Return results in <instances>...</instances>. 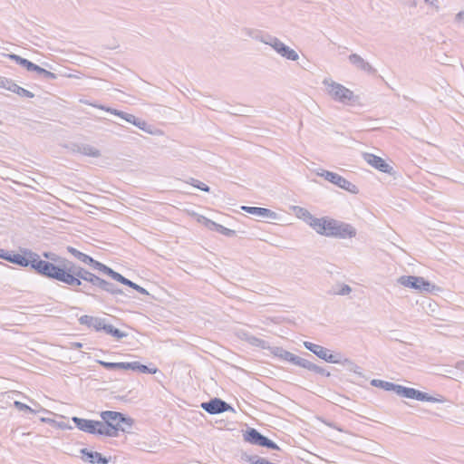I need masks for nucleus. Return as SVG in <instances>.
I'll return each instance as SVG.
<instances>
[{"label": "nucleus", "instance_id": "49", "mask_svg": "<svg viewBox=\"0 0 464 464\" xmlns=\"http://www.w3.org/2000/svg\"><path fill=\"white\" fill-rule=\"evenodd\" d=\"M82 347V344L81 343L74 342V343H71V348L72 349H80Z\"/></svg>", "mask_w": 464, "mask_h": 464}, {"label": "nucleus", "instance_id": "44", "mask_svg": "<svg viewBox=\"0 0 464 464\" xmlns=\"http://www.w3.org/2000/svg\"><path fill=\"white\" fill-rule=\"evenodd\" d=\"M43 76L46 79H50V80H53V79H56V74L52 72H49L47 70H44V73H43Z\"/></svg>", "mask_w": 464, "mask_h": 464}, {"label": "nucleus", "instance_id": "14", "mask_svg": "<svg viewBox=\"0 0 464 464\" xmlns=\"http://www.w3.org/2000/svg\"><path fill=\"white\" fill-rule=\"evenodd\" d=\"M363 160L371 166L375 168L376 169L391 174L392 171V167H391L388 163L385 162L381 157H378L372 153H363Z\"/></svg>", "mask_w": 464, "mask_h": 464}, {"label": "nucleus", "instance_id": "16", "mask_svg": "<svg viewBox=\"0 0 464 464\" xmlns=\"http://www.w3.org/2000/svg\"><path fill=\"white\" fill-rule=\"evenodd\" d=\"M241 209L260 218H267L272 220L278 218L277 213L266 208L242 206Z\"/></svg>", "mask_w": 464, "mask_h": 464}, {"label": "nucleus", "instance_id": "4", "mask_svg": "<svg viewBox=\"0 0 464 464\" xmlns=\"http://www.w3.org/2000/svg\"><path fill=\"white\" fill-rule=\"evenodd\" d=\"M101 417L105 426L108 429H111V432H115L113 437L117 436L118 430L127 431V429H130L134 422L131 418L125 417L122 413L112 411H102Z\"/></svg>", "mask_w": 464, "mask_h": 464}, {"label": "nucleus", "instance_id": "48", "mask_svg": "<svg viewBox=\"0 0 464 464\" xmlns=\"http://www.w3.org/2000/svg\"><path fill=\"white\" fill-rule=\"evenodd\" d=\"M251 334L246 332H239L238 336L242 339L247 342V336H250Z\"/></svg>", "mask_w": 464, "mask_h": 464}, {"label": "nucleus", "instance_id": "26", "mask_svg": "<svg viewBox=\"0 0 464 464\" xmlns=\"http://www.w3.org/2000/svg\"><path fill=\"white\" fill-rule=\"evenodd\" d=\"M77 151L82 155L92 157V158H98L101 156L100 150L89 144H82L78 146Z\"/></svg>", "mask_w": 464, "mask_h": 464}, {"label": "nucleus", "instance_id": "37", "mask_svg": "<svg viewBox=\"0 0 464 464\" xmlns=\"http://www.w3.org/2000/svg\"><path fill=\"white\" fill-rule=\"evenodd\" d=\"M11 87L13 88V89H11V92L18 94L21 97L33 98L34 96V94L33 92H31L28 90L24 89L23 87H20L16 83H14V85H11Z\"/></svg>", "mask_w": 464, "mask_h": 464}, {"label": "nucleus", "instance_id": "41", "mask_svg": "<svg viewBox=\"0 0 464 464\" xmlns=\"http://www.w3.org/2000/svg\"><path fill=\"white\" fill-rule=\"evenodd\" d=\"M309 371H312L315 373H318L320 375H324V376H329L330 375V372H327L325 369L314 364L312 362L311 364V367H310V370Z\"/></svg>", "mask_w": 464, "mask_h": 464}, {"label": "nucleus", "instance_id": "31", "mask_svg": "<svg viewBox=\"0 0 464 464\" xmlns=\"http://www.w3.org/2000/svg\"><path fill=\"white\" fill-rule=\"evenodd\" d=\"M7 57L13 61H14L19 65L24 67L27 71H32L34 69V63L28 61L27 59H24L17 54H7Z\"/></svg>", "mask_w": 464, "mask_h": 464}, {"label": "nucleus", "instance_id": "32", "mask_svg": "<svg viewBox=\"0 0 464 464\" xmlns=\"http://www.w3.org/2000/svg\"><path fill=\"white\" fill-rule=\"evenodd\" d=\"M67 250L69 253H71L75 258L80 260L81 262L88 265L89 262H92V257L84 253H82L81 251L77 250L76 248L72 246H68Z\"/></svg>", "mask_w": 464, "mask_h": 464}, {"label": "nucleus", "instance_id": "18", "mask_svg": "<svg viewBox=\"0 0 464 464\" xmlns=\"http://www.w3.org/2000/svg\"><path fill=\"white\" fill-rule=\"evenodd\" d=\"M23 253H24V250ZM4 259L23 267L30 266L32 261V258H30L29 255H21L14 252H10L8 256H4Z\"/></svg>", "mask_w": 464, "mask_h": 464}, {"label": "nucleus", "instance_id": "36", "mask_svg": "<svg viewBox=\"0 0 464 464\" xmlns=\"http://www.w3.org/2000/svg\"><path fill=\"white\" fill-rule=\"evenodd\" d=\"M247 343L253 346L260 347L262 349H268L269 344L265 340H262L258 337H256L254 335L247 336Z\"/></svg>", "mask_w": 464, "mask_h": 464}, {"label": "nucleus", "instance_id": "8", "mask_svg": "<svg viewBox=\"0 0 464 464\" xmlns=\"http://www.w3.org/2000/svg\"><path fill=\"white\" fill-rule=\"evenodd\" d=\"M316 175L352 194H357L359 192V188L356 185L335 172L321 169L320 171H316Z\"/></svg>", "mask_w": 464, "mask_h": 464}, {"label": "nucleus", "instance_id": "35", "mask_svg": "<svg viewBox=\"0 0 464 464\" xmlns=\"http://www.w3.org/2000/svg\"><path fill=\"white\" fill-rule=\"evenodd\" d=\"M273 353L276 356H277V357H279V358H281V359H283L285 361L290 362H293V360H294V358L295 356L294 353H290L288 351H285V350H284L283 348H280V347H276L273 350Z\"/></svg>", "mask_w": 464, "mask_h": 464}, {"label": "nucleus", "instance_id": "6", "mask_svg": "<svg viewBox=\"0 0 464 464\" xmlns=\"http://www.w3.org/2000/svg\"><path fill=\"white\" fill-rule=\"evenodd\" d=\"M72 420L75 426L84 432L90 434H100L113 437L115 432H111V429H108L102 421L82 419L72 417Z\"/></svg>", "mask_w": 464, "mask_h": 464}, {"label": "nucleus", "instance_id": "11", "mask_svg": "<svg viewBox=\"0 0 464 464\" xmlns=\"http://www.w3.org/2000/svg\"><path fill=\"white\" fill-rule=\"evenodd\" d=\"M78 266L72 262H64L61 274L58 276V281L67 284L71 286H80L82 285L81 277L76 276L75 271Z\"/></svg>", "mask_w": 464, "mask_h": 464}, {"label": "nucleus", "instance_id": "10", "mask_svg": "<svg viewBox=\"0 0 464 464\" xmlns=\"http://www.w3.org/2000/svg\"><path fill=\"white\" fill-rule=\"evenodd\" d=\"M99 364L103 366L107 370H131V371H139L143 373H156L158 369L153 368L150 369L148 366L140 363L139 362H108L104 361H97Z\"/></svg>", "mask_w": 464, "mask_h": 464}, {"label": "nucleus", "instance_id": "24", "mask_svg": "<svg viewBox=\"0 0 464 464\" xmlns=\"http://www.w3.org/2000/svg\"><path fill=\"white\" fill-rule=\"evenodd\" d=\"M414 400L420 401L439 402L442 403L445 401L442 396L433 397L426 392L416 390L414 394Z\"/></svg>", "mask_w": 464, "mask_h": 464}, {"label": "nucleus", "instance_id": "52", "mask_svg": "<svg viewBox=\"0 0 464 464\" xmlns=\"http://www.w3.org/2000/svg\"><path fill=\"white\" fill-rule=\"evenodd\" d=\"M461 364H464V362H462L461 363H459V365H461Z\"/></svg>", "mask_w": 464, "mask_h": 464}, {"label": "nucleus", "instance_id": "22", "mask_svg": "<svg viewBox=\"0 0 464 464\" xmlns=\"http://www.w3.org/2000/svg\"><path fill=\"white\" fill-rule=\"evenodd\" d=\"M112 279L135 289L136 291H138L139 293H140L142 295H149L148 291L145 288H143V287L140 286L139 285L131 282L130 280L125 278L123 276H121V274H119L117 272H115V274L113 275Z\"/></svg>", "mask_w": 464, "mask_h": 464}, {"label": "nucleus", "instance_id": "43", "mask_svg": "<svg viewBox=\"0 0 464 464\" xmlns=\"http://www.w3.org/2000/svg\"><path fill=\"white\" fill-rule=\"evenodd\" d=\"M261 446L266 447V448L272 449V450H279L278 446L274 441H272L271 440L266 438V436L263 440Z\"/></svg>", "mask_w": 464, "mask_h": 464}, {"label": "nucleus", "instance_id": "9", "mask_svg": "<svg viewBox=\"0 0 464 464\" xmlns=\"http://www.w3.org/2000/svg\"><path fill=\"white\" fill-rule=\"evenodd\" d=\"M398 283L405 287L420 292H432L435 285L421 276H402L398 278Z\"/></svg>", "mask_w": 464, "mask_h": 464}, {"label": "nucleus", "instance_id": "33", "mask_svg": "<svg viewBox=\"0 0 464 464\" xmlns=\"http://www.w3.org/2000/svg\"><path fill=\"white\" fill-rule=\"evenodd\" d=\"M371 385L374 386V387H378V388H381V389H383L385 391H393L395 392V387L397 384H394L392 382H386V381H382V380H378V379H373L371 381Z\"/></svg>", "mask_w": 464, "mask_h": 464}, {"label": "nucleus", "instance_id": "38", "mask_svg": "<svg viewBox=\"0 0 464 464\" xmlns=\"http://www.w3.org/2000/svg\"><path fill=\"white\" fill-rule=\"evenodd\" d=\"M292 363L295 364V365L303 367L304 369H307V370H310V367H311V364H312V362H309L308 360L304 359V358L299 357V356H296V355L295 356Z\"/></svg>", "mask_w": 464, "mask_h": 464}, {"label": "nucleus", "instance_id": "1", "mask_svg": "<svg viewBox=\"0 0 464 464\" xmlns=\"http://www.w3.org/2000/svg\"><path fill=\"white\" fill-rule=\"evenodd\" d=\"M315 232L324 237L341 239L353 238L356 236V229L351 224L326 217L321 218L319 227H315Z\"/></svg>", "mask_w": 464, "mask_h": 464}, {"label": "nucleus", "instance_id": "39", "mask_svg": "<svg viewBox=\"0 0 464 464\" xmlns=\"http://www.w3.org/2000/svg\"><path fill=\"white\" fill-rule=\"evenodd\" d=\"M188 183L202 191H205V192H209V190H210V188L208 185H206L205 183H203L198 179H195L193 178L189 179Z\"/></svg>", "mask_w": 464, "mask_h": 464}, {"label": "nucleus", "instance_id": "3", "mask_svg": "<svg viewBox=\"0 0 464 464\" xmlns=\"http://www.w3.org/2000/svg\"><path fill=\"white\" fill-rule=\"evenodd\" d=\"M24 254L29 255L30 258H32L30 266L34 268L38 274L49 278L58 280V276L61 274L63 269L62 266H55L48 261L41 260L38 254L29 249H24Z\"/></svg>", "mask_w": 464, "mask_h": 464}, {"label": "nucleus", "instance_id": "23", "mask_svg": "<svg viewBox=\"0 0 464 464\" xmlns=\"http://www.w3.org/2000/svg\"><path fill=\"white\" fill-rule=\"evenodd\" d=\"M79 323L82 325H87L90 328H93L96 331H99V326L101 325L102 318L85 314L82 315L79 318Z\"/></svg>", "mask_w": 464, "mask_h": 464}, {"label": "nucleus", "instance_id": "45", "mask_svg": "<svg viewBox=\"0 0 464 464\" xmlns=\"http://www.w3.org/2000/svg\"><path fill=\"white\" fill-rule=\"evenodd\" d=\"M44 256L46 257L47 259H50V260H53V261H56L57 260V256L53 253H51V252H45L44 253Z\"/></svg>", "mask_w": 464, "mask_h": 464}, {"label": "nucleus", "instance_id": "40", "mask_svg": "<svg viewBox=\"0 0 464 464\" xmlns=\"http://www.w3.org/2000/svg\"><path fill=\"white\" fill-rule=\"evenodd\" d=\"M14 407L18 410V411H28V412H31V413H35L36 411L32 409L31 407H29L28 405L21 402V401H15L14 402Z\"/></svg>", "mask_w": 464, "mask_h": 464}, {"label": "nucleus", "instance_id": "50", "mask_svg": "<svg viewBox=\"0 0 464 464\" xmlns=\"http://www.w3.org/2000/svg\"><path fill=\"white\" fill-rule=\"evenodd\" d=\"M10 251H6L5 249H0V258L4 259V256H8Z\"/></svg>", "mask_w": 464, "mask_h": 464}, {"label": "nucleus", "instance_id": "46", "mask_svg": "<svg viewBox=\"0 0 464 464\" xmlns=\"http://www.w3.org/2000/svg\"><path fill=\"white\" fill-rule=\"evenodd\" d=\"M455 21L457 23L464 22V11H460L456 14Z\"/></svg>", "mask_w": 464, "mask_h": 464}, {"label": "nucleus", "instance_id": "30", "mask_svg": "<svg viewBox=\"0 0 464 464\" xmlns=\"http://www.w3.org/2000/svg\"><path fill=\"white\" fill-rule=\"evenodd\" d=\"M98 287L111 295H121L123 292L113 284L101 278Z\"/></svg>", "mask_w": 464, "mask_h": 464}, {"label": "nucleus", "instance_id": "15", "mask_svg": "<svg viewBox=\"0 0 464 464\" xmlns=\"http://www.w3.org/2000/svg\"><path fill=\"white\" fill-rule=\"evenodd\" d=\"M292 209L298 218L303 219L314 231H315V227H319L321 218H319L313 216L306 208L299 207V206H294L292 208Z\"/></svg>", "mask_w": 464, "mask_h": 464}, {"label": "nucleus", "instance_id": "20", "mask_svg": "<svg viewBox=\"0 0 464 464\" xmlns=\"http://www.w3.org/2000/svg\"><path fill=\"white\" fill-rule=\"evenodd\" d=\"M244 440L251 444L261 446L265 438L256 429L248 428L244 433Z\"/></svg>", "mask_w": 464, "mask_h": 464}, {"label": "nucleus", "instance_id": "34", "mask_svg": "<svg viewBox=\"0 0 464 464\" xmlns=\"http://www.w3.org/2000/svg\"><path fill=\"white\" fill-rule=\"evenodd\" d=\"M395 392L402 397L409 398V399H414V394L416 389L414 388H408L401 385L397 384L395 387Z\"/></svg>", "mask_w": 464, "mask_h": 464}, {"label": "nucleus", "instance_id": "28", "mask_svg": "<svg viewBox=\"0 0 464 464\" xmlns=\"http://www.w3.org/2000/svg\"><path fill=\"white\" fill-rule=\"evenodd\" d=\"M329 293L334 295H348L352 293V287L343 283H337L332 286Z\"/></svg>", "mask_w": 464, "mask_h": 464}, {"label": "nucleus", "instance_id": "7", "mask_svg": "<svg viewBox=\"0 0 464 464\" xmlns=\"http://www.w3.org/2000/svg\"><path fill=\"white\" fill-rule=\"evenodd\" d=\"M260 41L271 46L276 53L288 61L296 62L299 59L298 53L291 47L285 45L277 37L266 35V37H262Z\"/></svg>", "mask_w": 464, "mask_h": 464}, {"label": "nucleus", "instance_id": "17", "mask_svg": "<svg viewBox=\"0 0 464 464\" xmlns=\"http://www.w3.org/2000/svg\"><path fill=\"white\" fill-rule=\"evenodd\" d=\"M348 60L350 63L353 65L357 70L362 71L369 74H374L376 72V70L373 68V66L357 53L350 54L348 56Z\"/></svg>", "mask_w": 464, "mask_h": 464}, {"label": "nucleus", "instance_id": "47", "mask_svg": "<svg viewBox=\"0 0 464 464\" xmlns=\"http://www.w3.org/2000/svg\"><path fill=\"white\" fill-rule=\"evenodd\" d=\"M34 69H32V71H31V72H37L38 74L43 75V73H44V70H45V69H44V68H42V67H40V66H38V65H36V64H34Z\"/></svg>", "mask_w": 464, "mask_h": 464}, {"label": "nucleus", "instance_id": "42", "mask_svg": "<svg viewBox=\"0 0 464 464\" xmlns=\"http://www.w3.org/2000/svg\"><path fill=\"white\" fill-rule=\"evenodd\" d=\"M14 82L13 81L4 78V77H0V87L5 88L11 92V89H13L11 87V85H14Z\"/></svg>", "mask_w": 464, "mask_h": 464}, {"label": "nucleus", "instance_id": "21", "mask_svg": "<svg viewBox=\"0 0 464 464\" xmlns=\"http://www.w3.org/2000/svg\"><path fill=\"white\" fill-rule=\"evenodd\" d=\"M76 276L81 277V279L90 282L92 285L98 286L101 277L95 276L94 274L87 271L86 269L78 266L77 271H75Z\"/></svg>", "mask_w": 464, "mask_h": 464}, {"label": "nucleus", "instance_id": "19", "mask_svg": "<svg viewBox=\"0 0 464 464\" xmlns=\"http://www.w3.org/2000/svg\"><path fill=\"white\" fill-rule=\"evenodd\" d=\"M104 331L107 334H110L117 339L124 338L128 335L127 333L121 332V330L115 328L113 325L106 323V319L102 318L101 325L99 326V331Z\"/></svg>", "mask_w": 464, "mask_h": 464}, {"label": "nucleus", "instance_id": "13", "mask_svg": "<svg viewBox=\"0 0 464 464\" xmlns=\"http://www.w3.org/2000/svg\"><path fill=\"white\" fill-rule=\"evenodd\" d=\"M201 408L209 414H218L228 411H233V408L221 399L215 398L209 401L201 403Z\"/></svg>", "mask_w": 464, "mask_h": 464}, {"label": "nucleus", "instance_id": "2", "mask_svg": "<svg viewBox=\"0 0 464 464\" xmlns=\"http://www.w3.org/2000/svg\"><path fill=\"white\" fill-rule=\"evenodd\" d=\"M326 93L334 101L344 105H353L358 101V97L353 92L344 85L334 82L331 78H325L323 81Z\"/></svg>", "mask_w": 464, "mask_h": 464}, {"label": "nucleus", "instance_id": "27", "mask_svg": "<svg viewBox=\"0 0 464 464\" xmlns=\"http://www.w3.org/2000/svg\"><path fill=\"white\" fill-rule=\"evenodd\" d=\"M206 224L209 228L214 229L217 232H219L220 234L225 235L227 237H232L235 236L236 234L235 230L225 227L222 225L218 224L212 220L208 219Z\"/></svg>", "mask_w": 464, "mask_h": 464}, {"label": "nucleus", "instance_id": "51", "mask_svg": "<svg viewBox=\"0 0 464 464\" xmlns=\"http://www.w3.org/2000/svg\"><path fill=\"white\" fill-rule=\"evenodd\" d=\"M435 0H425L427 4L433 5Z\"/></svg>", "mask_w": 464, "mask_h": 464}, {"label": "nucleus", "instance_id": "29", "mask_svg": "<svg viewBox=\"0 0 464 464\" xmlns=\"http://www.w3.org/2000/svg\"><path fill=\"white\" fill-rule=\"evenodd\" d=\"M88 265L92 269L98 270L100 272H102L103 274L111 276V278H112L113 275L115 274V271H113L111 268H110L109 266L102 264L101 262H99L97 260H94L92 257V262H89Z\"/></svg>", "mask_w": 464, "mask_h": 464}, {"label": "nucleus", "instance_id": "5", "mask_svg": "<svg viewBox=\"0 0 464 464\" xmlns=\"http://www.w3.org/2000/svg\"><path fill=\"white\" fill-rule=\"evenodd\" d=\"M304 346L318 356L320 359L324 360L327 362L331 363H343L350 366L351 370L356 372L355 368H358L356 364H354L351 360L345 358L342 361V356L340 354H333L330 350L319 345L313 343L311 342H304Z\"/></svg>", "mask_w": 464, "mask_h": 464}, {"label": "nucleus", "instance_id": "12", "mask_svg": "<svg viewBox=\"0 0 464 464\" xmlns=\"http://www.w3.org/2000/svg\"><path fill=\"white\" fill-rule=\"evenodd\" d=\"M100 109L104 110L108 112H111V114H114L116 116L121 117V119L125 120L126 121L132 123L133 125L137 126L139 129L147 131L149 133H151V130L148 129V124L145 121H142L137 117H135L133 114H130L121 111H118L116 109L112 108H106L104 106H99Z\"/></svg>", "mask_w": 464, "mask_h": 464}, {"label": "nucleus", "instance_id": "25", "mask_svg": "<svg viewBox=\"0 0 464 464\" xmlns=\"http://www.w3.org/2000/svg\"><path fill=\"white\" fill-rule=\"evenodd\" d=\"M81 452L84 455H87V457L90 459V462H92V463H101V464L109 463V459L103 457L99 452L89 451L87 449H82L81 450Z\"/></svg>", "mask_w": 464, "mask_h": 464}]
</instances>
